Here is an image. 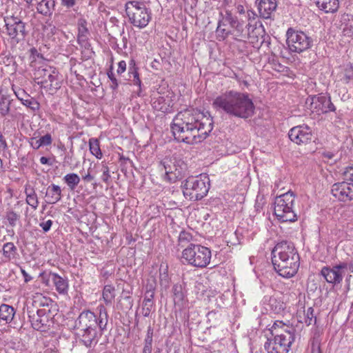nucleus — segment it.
I'll return each instance as SVG.
<instances>
[{
    "label": "nucleus",
    "mask_w": 353,
    "mask_h": 353,
    "mask_svg": "<svg viewBox=\"0 0 353 353\" xmlns=\"http://www.w3.org/2000/svg\"><path fill=\"white\" fill-rule=\"evenodd\" d=\"M154 308V301H143L141 313L145 317H148Z\"/></svg>",
    "instance_id": "42"
},
{
    "label": "nucleus",
    "mask_w": 353,
    "mask_h": 353,
    "mask_svg": "<svg viewBox=\"0 0 353 353\" xmlns=\"http://www.w3.org/2000/svg\"><path fill=\"white\" fill-rule=\"evenodd\" d=\"M152 347H143L141 353H152Z\"/></svg>",
    "instance_id": "60"
},
{
    "label": "nucleus",
    "mask_w": 353,
    "mask_h": 353,
    "mask_svg": "<svg viewBox=\"0 0 353 353\" xmlns=\"http://www.w3.org/2000/svg\"><path fill=\"white\" fill-rule=\"evenodd\" d=\"M286 42L291 52L301 53L313 46V39L303 31L290 28L286 32Z\"/></svg>",
    "instance_id": "11"
},
{
    "label": "nucleus",
    "mask_w": 353,
    "mask_h": 353,
    "mask_svg": "<svg viewBox=\"0 0 353 353\" xmlns=\"http://www.w3.org/2000/svg\"><path fill=\"white\" fill-rule=\"evenodd\" d=\"M61 3L63 6L70 8L76 5L77 0H61Z\"/></svg>",
    "instance_id": "50"
},
{
    "label": "nucleus",
    "mask_w": 353,
    "mask_h": 353,
    "mask_svg": "<svg viewBox=\"0 0 353 353\" xmlns=\"http://www.w3.org/2000/svg\"><path fill=\"white\" fill-rule=\"evenodd\" d=\"M115 288L112 285H106L103 290V299L106 305L110 304L115 297Z\"/></svg>",
    "instance_id": "32"
},
{
    "label": "nucleus",
    "mask_w": 353,
    "mask_h": 353,
    "mask_svg": "<svg viewBox=\"0 0 353 353\" xmlns=\"http://www.w3.org/2000/svg\"><path fill=\"white\" fill-rule=\"evenodd\" d=\"M274 336L272 340H268L264 347L268 353H288L295 339V328L276 321L271 327Z\"/></svg>",
    "instance_id": "5"
},
{
    "label": "nucleus",
    "mask_w": 353,
    "mask_h": 353,
    "mask_svg": "<svg viewBox=\"0 0 353 353\" xmlns=\"http://www.w3.org/2000/svg\"><path fill=\"white\" fill-rule=\"evenodd\" d=\"M168 275L166 272H164L163 274H161L160 279H161V283H163V282L165 283H167L168 282Z\"/></svg>",
    "instance_id": "57"
},
{
    "label": "nucleus",
    "mask_w": 353,
    "mask_h": 353,
    "mask_svg": "<svg viewBox=\"0 0 353 353\" xmlns=\"http://www.w3.org/2000/svg\"><path fill=\"white\" fill-rule=\"evenodd\" d=\"M47 197L46 202L49 204H54L61 199V188L55 184H51L48 186L46 193Z\"/></svg>",
    "instance_id": "26"
},
{
    "label": "nucleus",
    "mask_w": 353,
    "mask_h": 353,
    "mask_svg": "<svg viewBox=\"0 0 353 353\" xmlns=\"http://www.w3.org/2000/svg\"><path fill=\"white\" fill-rule=\"evenodd\" d=\"M99 316L90 310L83 311L75 321L74 327L79 342L86 347H94L101 332L106 329L108 316L103 305L97 307Z\"/></svg>",
    "instance_id": "2"
},
{
    "label": "nucleus",
    "mask_w": 353,
    "mask_h": 353,
    "mask_svg": "<svg viewBox=\"0 0 353 353\" xmlns=\"http://www.w3.org/2000/svg\"><path fill=\"white\" fill-rule=\"evenodd\" d=\"M82 179L83 181H85L86 182H90L94 179V176L91 174L90 169H88V174L83 176Z\"/></svg>",
    "instance_id": "54"
},
{
    "label": "nucleus",
    "mask_w": 353,
    "mask_h": 353,
    "mask_svg": "<svg viewBox=\"0 0 353 353\" xmlns=\"http://www.w3.org/2000/svg\"><path fill=\"white\" fill-rule=\"evenodd\" d=\"M30 145L34 150H38L40 147L43 146L40 143L39 139L37 140L35 138L31 139Z\"/></svg>",
    "instance_id": "53"
},
{
    "label": "nucleus",
    "mask_w": 353,
    "mask_h": 353,
    "mask_svg": "<svg viewBox=\"0 0 353 353\" xmlns=\"http://www.w3.org/2000/svg\"><path fill=\"white\" fill-rule=\"evenodd\" d=\"M225 5H229L232 3V0H223Z\"/></svg>",
    "instance_id": "62"
},
{
    "label": "nucleus",
    "mask_w": 353,
    "mask_h": 353,
    "mask_svg": "<svg viewBox=\"0 0 353 353\" xmlns=\"http://www.w3.org/2000/svg\"><path fill=\"white\" fill-rule=\"evenodd\" d=\"M15 314V310L12 306L1 304L0 306V321L5 323H11Z\"/></svg>",
    "instance_id": "29"
},
{
    "label": "nucleus",
    "mask_w": 353,
    "mask_h": 353,
    "mask_svg": "<svg viewBox=\"0 0 353 353\" xmlns=\"http://www.w3.org/2000/svg\"><path fill=\"white\" fill-rule=\"evenodd\" d=\"M78 35L77 42L79 45L85 48H89L90 45L88 41V29L87 28V22L83 19L78 21Z\"/></svg>",
    "instance_id": "24"
},
{
    "label": "nucleus",
    "mask_w": 353,
    "mask_h": 353,
    "mask_svg": "<svg viewBox=\"0 0 353 353\" xmlns=\"http://www.w3.org/2000/svg\"><path fill=\"white\" fill-rule=\"evenodd\" d=\"M24 193L26 195V203L34 210H37L39 202L34 188L28 183L26 184L24 187Z\"/></svg>",
    "instance_id": "25"
},
{
    "label": "nucleus",
    "mask_w": 353,
    "mask_h": 353,
    "mask_svg": "<svg viewBox=\"0 0 353 353\" xmlns=\"http://www.w3.org/2000/svg\"><path fill=\"white\" fill-rule=\"evenodd\" d=\"M0 147L6 149L8 147L6 139H4L2 133L0 132Z\"/></svg>",
    "instance_id": "56"
},
{
    "label": "nucleus",
    "mask_w": 353,
    "mask_h": 353,
    "mask_svg": "<svg viewBox=\"0 0 353 353\" xmlns=\"http://www.w3.org/2000/svg\"><path fill=\"white\" fill-rule=\"evenodd\" d=\"M90 152L97 159L102 158V152L100 149L99 141L97 139L92 138L89 140Z\"/></svg>",
    "instance_id": "35"
},
{
    "label": "nucleus",
    "mask_w": 353,
    "mask_h": 353,
    "mask_svg": "<svg viewBox=\"0 0 353 353\" xmlns=\"http://www.w3.org/2000/svg\"><path fill=\"white\" fill-rule=\"evenodd\" d=\"M126 69V63L124 61H121L118 63L117 74H120L125 72Z\"/></svg>",
    "instance_id": "52"
},
{
    "label": "nucleus",
    "mask_w": 353,
    "mask_h": 353,
    "mask_svg": "<svg viewBox=\"0 0 353 353\" xmlns=\"http://www.w3.org/2000/svg\"><path fill=\"white\" fill-rule=\"evenodd\" d=\"M34 303L38 306L43 307V308H50L53 301L51 299L39 294L34 296Z\"/></svg>",
    "instance_id": "34"
},
{
    "label": "nucleus",
    "mask_w": 353,
    "mask_h": 353,
    "mask_svg": "<svg viewBox=\"0 0 353 353\" xmlns=\"http://www.w3.org/2000/svg\"><path fill=\"white\" fill-rule=\"evenodd\" d=\"M276 7V0H259L257 6L260 17L265 19L272 18Z\"/></svg>",
    "instance_id": "21"
},
{
    "label": "nucleus",
    "mask_w": 353,
    "mask_h": 353,
    "mask_svg": "<svg viewBox=\"0 0 353 353\" xmlns=\"http://www.w3.org/2000/svg\"><path fill=\"white\" fill-rule=\"evenodd\" d=\"M212 128V118L194 109L179 112L171 125L175 139L188 144L201 142Z\"/></svg>",
    "instance_id": "1"
},
{
    "label": "nucleus",
    "mask_w": 353,
    "mask_h": 353,
    "mask_svg": "<svg viewBox=\"0 0 353 353\" xmlns=\"http://www.w3.org/2000/svg\"><path fill=\"white\" fill-rule=\"evenodd\" d=\"M344 174L350 181L353 182V167L347 168Z\"/></svg>",
    "instance_id": "51"
},
{
    "label": "nucleus",
    "mask_w": 353,
    "mask_h": 353,
    "mask_svg": "<svg viewBox=\"0 0 353 353\" xmlns=\"http://www.w3.org/2000/svg\"><path fill=\"white\" fill-rule=\"evenodd\" d=\"M170 102L171 100L168 95H161L158 92L153 95L152 105L153 108L157 111L166 112L170 109Z\"/></svg>",
    "instance_id": "22"
},
{
    "label": "nucleus",
    "mask_w": 353,
    "mask_h": 353,
    "mask_svg": "<svg viewBox=\"0 0 353 353\" xmlns=\"http://www.w3.org/2000/svg\"><path fill=\"white\" fill-rule=\"evenodd\" d=\"M34 77L38 85L51 92H54L61 88L59 72L53 67L48 65L39 67L35 69Z\"/></svg>",
    "instance_id": "9"
},
{
    "label": "nucleus",
    "mask_w": 353,
    "mask_h": 353,
    "mask_svg": "<svg viewBox=\"0 0 353 353\" xmlns=\"http://www.w3.org/2000/svg\"><path fill=\"white\" fill-rule=\"evenodd\" d=\"M315 3L326 13L336 12L339 6V0H315Z\"/></svg>",
    "instance_id": "28"
},
{
    "label": "nucleus",
    "mask_w": 353,
    "mask_h": 353,
    "mask_svg": "<svg viewBox=\"0 0 353 353\" xmlns=\"http://www.w3.org/2000/svg\"><path fill=\"white\" fill-rule=\"evenodd\" d=\"M48 281H51L55 286L56 290L60 294H66L68 291V281L57 273L50 272Z\"/></svg>",
    "instance_id": "23"
},
{
    "label": "nucleus",
    "mask_w": 353,
    "mask_h": 353,
    "mask_svg": "<svg viewBox=\"0 0 353 353\" xmlns=\"http://www.w3.org/2000/svg\"><path fill=\"white\" fill-rule=\"evenodd\" d=\"M101 171L102 172L101 179L103 182L108 183L110 179L109 168L107 165H103Z\"/></svg>",
    "instance_id": "47"
},
{
    "label": "nucleus",
    "mask_w": 353,
    "mask_h": 353,
    "mask_svg": "<svg viewBox=\"0 0 353 353\" xmlns=\"http://www.w3.org/2000/svg\"><path fill=\"white\" fill-rule=\"evenodd\" d=\"M39 141L43 146H48L51 145L52 139L50 134H46L39 139Z\"/></svg>",
    "instance_id": "48"
},
{
    "label": "nucleus",
    "mask_w": 353,
    "mask_h": 353,
    "mask_svg": "<svg viewBox=\"0 0 353 353\" xmlns=\"http://www.w3.org/2000/svg\"><path fill=\"white\" fill-rule=\"evenodd\" d=\"M52 225V221L51 220H48L45 222H41L39 223V226L43 229L44 232H48L50 230Z\"/></svg>",
    "instance_id": "49"
},
{
    "label": "nucleus",
    "mask_w": 353,
    "mask_h": 353,
    "mask_svg": "<svg viewBox=\"0 0 353 353\" xmlns=\"http://www.w3.org/2000/svg\"><path fill=\"white\" fill-rule=\"evenodd\" d=\"M3 168V163H2V160L0 159V171L2 170Z\"/></svg>",
    "instance_id": "63"
},
{
    "label": "nucleus",
    "mask_w": 353,
    "mask_h": 353,
    "mask_svg": "<svg viewBox=\"0 0 353 353\" xmlns=\"http://www.w3.org/2000/svg\"><path fill=\"white\" fill-rule=\"evenodd\" d=\"M227 23L238 31H241L242 29V24L238 21L236 17L232 15L230 11L227 10L225 15L223 12H220L216 32L223 39L226 38L231 33V31L225 28Z\"/></svg>",
    "instance_id": "15"
},
{
    "label": "nucleus",
    "mask_w": 353,
    "mask_h": 353,
    "mask_svg": "<svg viewBox=\"0 0 353 353\" xmlns=\"http://www.w3.org/2000/svg\"><path fill=\"white\" fill-rule=\"evenodd\" d=\"M323 156L328 159H331L334 157V154L331 152H325L323 153Z\"/></svg>",
    "instance_id": "59"
},
{
    "label": "nucleus",
    "mask_w": 353,
    "mask_h": 353,
    "mask_svg": "<svg viewBox=\"0 0 353 353\" xmlns=\"http://www.w3.org/2000/svg\"><path fill=\"white\" fill-rule=\"evenodd\" d=\"M21 103L23 105L30 108L33 112H36L40 108L39 103L31 96L29 97V99H23Z\"/></svg>",
    "instance_id": "40"
},
{
    "label": "nucleus",
    "mask_w": 353,
    "mask_h": 353,
    "mask_svg": "<svg viewBox=\"0 0 353 353\" xmlns=\"http://www.w3.org/2000/svg\"><path fill=\"white\" fill-rule=\"evenodd\" d=\"M183 193L185 199L190 201H199L206 196L210 189V181L207 177L204 179L199 177H188L183 185Z\"/></svg>",
    "instance_id": "8"
},
{
    "label": "nucleus",
    "mask_w": 353,
    "mask_h": 353,
    "mask_svg": "<svg viewBox=\"0 0 353 353\" xmlns=\"http://www.w3.org/2000/svg\"><path fill=\"white\" fill-rule=\"evenodd\" d=\"M3 255L6 261H10L15 258L17 254V247L12 242L6 243L3 245Z\"/></svg>",
    "instance_id": "30"
},
{
    "label": "nucleus",
    "mask_w": 353,
    "mask_h": 353,
    "mask_svg": "<svg viewBox=\"0 0 353 353\" xmlns=\"http://www.w3.org/2000/svg\"><path fill=\"white\" fill-rule=\"evenodd\" d=\"M125 7L129 21L134 26L143 28L148 24L151 19L150 12L143 2L130 1Z\"/></svg>",
    "instance_id": "10"
},
{
    "label": "nucleus",
    "mask_w": 353,
    "mask_h": 353,
    "mask_svg": "<svg viewBox=\"0 0 353 353\" xmlns=\"http://www.w3.org/2000/svg\"><path fill=\"white\" fill-rule=\"evenodd\" d=\"M154 290L152 285H147L143 301H154Z\"/></svg>",
    "instance_id": "45"
},
{
    "label": "nucleus",
    "mask_w": 353,
    "mask_h": 353,
    "mask_svg": "<svg viewBox=\"0 0 353 353\" xmlns=\"http://www.w3.org/2000/svg\"><path fill=\"white\" fill-rule=\"evenodd\" d=\"M28 314L33 329L45 332L52 324L50 308L37 309V311L28 308Z\"/></svg>",
    "instance_id": "13"
},
{
    "label": "nucleus",
    "mask_w": 353,
    "mask_h": 353,
    "mask_svg": "<svg viewBox=\"0 0 353 353\" xmlns=\"http://www.w3.org/2000/svg\"><path fill=\"white\" fill-rule=\"evenodd\" d=\"M172 293H173V300L174 304L181 303L184 298L182 285L179 284H176L172 287Z\"/></svg>",
    "instance_id": "37"
},
{
    "label": "nucleus",
    "mask_w": 353,
    "mask_h": 353,
    "mask_svg": "<svg viewBox=\"0 0 353 353\" xmlns=\"http://www.w3.org/2000/svg\"><path fill=\"white\" fill-rule=\"evenodd\" d=\"M63 180L71 190L75 189L80 182L79 176L75 173H70L63 177Z\"/></svg>",
    "instance_id": "33"
},
{
    "label": "nucleus",
    "mask_w": 353,
    "mask_h": 353,
    "mask_svg": "<svg viewBox=\"0 0 353 353\" xmlns=\"http://www.w3.org/2000/svg\"><path fill=\"white\" fill-rule=\"evenodd\" d=\"M295 195L292 191H288L275 198L274 212L282 222H294L297 220L294 211Z\"/></svg>",
    "instance_id": "7"
},
{
    "label": "nucleus",
    "mask_w": 353,
    "mask_h": 353,
    "mask_svg": "<svg viewBox=\"0 0 353 353\" xmlns=\"http://www.w3.org/2000/svg\"><path fill=\"white\" fill-rule=\"evenodd\" d=\"M236 9H237V12L239 14H243L245 12L244 8L242 5L237 6Z\"/></svg>",
    "instance_id": "61"
},
{
    "label": "nucleus",
    "mask_w": 353,
    "mask_h": 353,
    "mask_svg": "<svg viewBox=\"0 0 353 353\" xmlns=\"http://www.w3.org/2000/svg\"><path fill=\"white\" fill-rule=\"evenodd\" d=\"M271 256L274 269L281 276L288 279L297 273L300 257L292 243L285 241L278 243L272 249Z\"/></svg>",
    "instance_id": "4"
},
{
    "label": "nucleus",
    "mask_w": 353,
    "mask_h": 353,
    "mask_svg": "<svg viewBox=\"0 0 353 353\" xmlns=\"http://www.w3.org/2000/svg\"><path fill=\"white\" fill-rule=\"evenodd\" d=\"M192 240V235L185 231H182L180 232L179 237H178V241H179V245H180L181 248L185 247L187 244H190V241Z\"/></svg>",
    "instance_id": "39"
},
{
    "label": "nucleus",
    "mask_w": 353,
    "mask_h": 353,
    "mask_svg": "<svg viewBox=\"0 0 353 353\" xmlns=\"http://www.w3.org/2000/svg\"><path fill=\"white\" fill-rule=\"evenodd\" d=\"M21 274H22V275H23V278H24V281H25L26 283H28V282H29L30 281H31V280L32 279V277L30 275H29V274L26 272V270H23V269H21Z\"/></svg>",
    "instance_id": "55"
},
{
    "label": "nucleus",
    "mask_w": 353,
    "mask_h": 353,
    "mask_svg": "<svg viewBox=\"0 0 353 353\" xmlns=\"http://www.w3.org/2000/svg\"><path fill=\"white\" fill-rule=\"evenodd\" d=\"M12 99L10 94L0 88V117H10L12 120H17L22 117V114L11 109Z\"/></svg>",
    "instance_id": "18"
},
{
    "label": "nucleus",
    "mask_w": 353,
    "mask_h": 353,
    "mask_svg": "<svg viewBox=\"0 0 353 353\" xmlns=\"http://www.w3.org/2000/svg\"><path fill=\"white\" fill-rule=\"evenodd\" d=\"M347 272L353 273V263L341 262L332 267L325 266L321 270V275L327 283L337 285Z\"/></svg>",
    "instance_id": "12"
},
{
    "label": "nucleus",
    "mask_w": 353,
    "mask_h": 353,
    "mask_svg": "<svg viewBox=\"0 0 353 353\" xmlns=\"http://www.w3.org/2000/svg\"><path fill=\"white\" fill-rule=\"evenodd\" d=\"M154 353H161V350L158 349L157 351L154 352Z\"/></svg>",
    "instance_id": "64"
},
{
    "label": "nucleus",
    "mask_w": 353,
    "mask_h": 353,
    "mask_svg": "<svg viewBox=\"0 0 353 353\" xmlns=\"http://www.w3.org/2000/svg\"><path fill=\"white\" fill-rule=\"evenodd\" d=\"M153 333V328L150 325L147 330V334L144 339L143 346L152 347Z\"/></svg>",
    "instance_id": "44"
},
{
    "label": "nucleus",
    "mask_w": 353,
    "mask_h": 353,
    "mask_svg": "<svg viewBox=\"0 0 353 353\" xmlns=\"http://www.w3.org/2000/svg\"><path fill=\"white\" fill-rule=\"evenodd\" d=\"M331 192L335 198L341 201H350L353 199V191L347 182L334 183Z\"/></svg>",
    "instance_id": "20"
},
{
    "label": "nucleus",
    "mask_w": 353,
    "mask_h": 353,
    "mask_svg": "<svg viewBox=\"0 0 353 353\" xmlns=\"http://www.w3.org/2000/svg\"><path fill=\"white\" fill-rule=\"evenodd\" d=\"M161 170L165 172V178L170 182H175L183 177L186 169L185 164L175 158H165L161 161Z\"/></svg>",
    "instance_id": "14"
},
{
    "label": "nucleus",
    "mask_w": 353,
    "mask_h": 353,
    "mask_svg": "<svg viewBox=\"0 0 353 353\" xmlns=\"http://www.w3.org/2000/svg\"><path fill=\"white\" fill-rule=\"evenodd\" d=\"M107 74L110 81V88L113 90H117L119 86V81L115 77V74L112 72V69H110Z\"/></svg>",
    "instance_id": "46"
},
{
    "label": "nucleus",
    "mask_w": 353,
    "mask_h": 353,
    "mask_svg": "<svg viewBox=\"0 0 353 353\" xmlns=\"http://www.w3.org/2000/svg\"><path fill=\"white\" fill-rule=\"evenodd\" d=\"M12 89L17 98L21 102H23V99H29V97H30L23 89L17 88L14 85L12 86Z\"/></svg>",
    "instance_id": "43"
},
{
    "label": "nucleus",
    "mask_w": 353,
    "mask_h": 353,
    "mask_svg": "<svg viewBox=\"0 0 353 353\" xmlns=\"http://www.w3.org/2000/svg\"><path fill=\"white\" fill-rule=\"evenodd\" d=\"M8 34L17 42L23 40L28 34L26 23L17 17H12L6 21Z\"/></svg>",
    "instance_id": "16"
},
{
    "label": "nucleus",
    "mask_w": 353,
    "mask_h": 353,
    "mask_svg": "<svg viewBox=\"0 0 353 353\" xmlns=\"http://www.w3.org/2000/svg\"><path fill=\"white\" fill-rule=\"evenodd\" d=\"M128 74L130 77H133V83L141 87V81L139 79L137 68H136L135 63L133 61H132L131 63H130Z\"/></svg>",
    "instance_id": "38"
},
{
    "label": "nucleus",
    "mask_w": 353,
    "mask_h": 353,
    "mask_svg": "<svg viewBox=\"0 0 353 353\" xmlns=\"http://www.w3.org/2000/svg\"><path fill=\"white\" fill-rule=\"evenodd\" d=\"M305 323L307 325H310L312 324H315L316 322V317L314 314V310L312 307H308L305 312Z\"/></svg>",
    "instance_id": "41"
},
{
    "label": "nucleus",
    "mask_w": 353,
    "mask_h": 353,
    "mask_svg": "<svg viewBox=\"0 0 353 353\" xmlns=\"http://www.w3.org/2000/svg\"><path fill=\"white\" fill-rule=\"evenodd\" d=\"M290 139L297 145L307 144L312 137V129L307 125H300L292 128L288 132Z\"/></svg>",
    "instance_id": "17"
},
{
    "label": "nucleus",
    "mask_w": 353,
    "mask_h": 353,
    "mask_svg": "<svg viewBox=\"0 0 353 353\" xmlns=\"http://www.w3.org/2000/svg\"><path fill=\"white\" fill-rule=\"evenodd\" d=\"M310 107L313 111L319 114H326L335 112L336 107L331 101L330 97L317 95L311 97Z\"/></svg>",
    "instance_id": "19"
},
{
    "label": "nucleus",
    "mask_w": 353,
    "mask_h": 353,
    "mask_svg": "<svg viewBox=\"0 0 353 353\" xmlns=\"http://www.w3.org/2000/svg\"><path fill=\"white\" fill-rule=\"evenodd\" d=\"M55 8L54 0H41L37 3V12L45 17H50Z\"/></svg>",
    "instance_id": "27"
},
{
    "label": "nucleus",
    "mask_w": 353,
    "mask_h": 353,
    "mask_svg": "<svg viewBox=\"0 0 353 353\" xmlns=\"http://www.w3.org/2000/svg\"><path fill=\"white\" fill-rule=\"evenodd\" d=\"M5 217L8 221L9 225L12 228L15 227L21 219L20 214L12 210H8L6 212Z\"/></svg>",
    "instance_id": "36"
},
{
    "label": "nucleus",
    "mask_w": 353,
    "mask_h": 353,
    "mask_svg": "<svg viewBox=\"0 0 353 353\" xmlns=\"http://www.w3.org/2000/svg\"><path fill=\"white\" fill-rule=\"evenodd\" d=\"M268 305L270 310L275 314H280L285 309V303L275 296L270 297Z\"/></svg>",
    "instance_id": "31"
},
{
    "label": "nucleus",
    "mask_w": 353,
    "mask_h": 353,
    "mask_svg": "<svg viewBox=\"0 0 353 353\" xmlns=\"http://www.w3.org/2000/svg\"><path fill=\"white\" fill-rule=\"evenodd\" d=\"M212 105L216 110L242 119L249 118L254 112V103L248 95L234 90L218 96Z\"/></svg>",
    "instance_id": "3"
},
{
    "label": "nucleus",
    "mask_w": 353,
    "mask_h": 353,
    "mask_svg": "<svg viewBox=\"0 0 353 353\" xmlns=\"http://www.w3.org/2000/svg\"><path fill=\"white\" fill-rule=\"evenodd\" d=\"M211 250L199 244H188L182 252L183 262L189 265L203 268L207 267L211 260Z\"/></svg>",
    "instance_id": "6"
},
{
    "label": "nucleus",
    "mask_w": 353,
    "mask_h": 353,
    "mask_svg": "<svg viewBox=\"0 0 353 353\" xmlns=\"http://www.w3.org/2000/svg\"><path fill=\"white\" fill-rule=\"evenodd\" d=\"M40 163L43 165H51L50 163L49 159L46 157H41L40 158Z\"/></svg>",
    "instance_id": "58"
}]
</instances>
